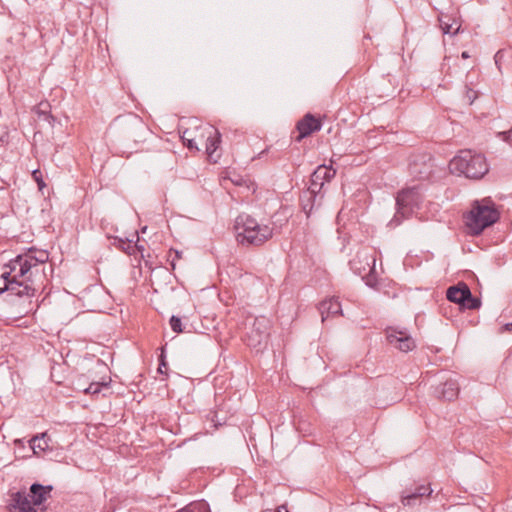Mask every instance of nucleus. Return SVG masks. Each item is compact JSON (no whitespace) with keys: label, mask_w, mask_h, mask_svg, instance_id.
Wrapping results in <instances>:
<instances>
[{"label":"nucleus","mask_w":512,"mask_h":512,"mask_svg":"<svg viewBox=\"0 0 512 512\" xmlns=\"http://www.w3.org/2000/svg\"><path fill=\"white\" fill-rule=\"evenodd\" d=\"M48 260L49 253L46 250L29 247L4 265L5 277L10 276L17 282H27L34 287L31 279L34 271H38V268L45 265Z\"/></svg>","instance_id":"obj_1"},{"label":"nucleus","mask_w":512,"mask_h":512,"mask_svg":"<svg viewBox=\"0 0 512 512\" xmlns=\"http://www.w3.org/2000/svg\"><path fill=\"white\" fill-rule=\"evenodd\" d=\"M465 224L469 233L478 236L500 219V213L490 197L474 200L471 210L465 215Z\"/></svg>","instance_id":"obj_2"},{"label":"nucleus","mask_w":512,"mask_h":512,"mask_svg":"<svg viewBox=\"0 0 512 512\" xmlns=\"http://www.w3.org/2000/svg\"><path fill=\"white\" fill-rule=\"evenodd\" d=\"M236 240L241 245L260 246L270 239L273 229L268 225H260L252 216L242 213L234 225Z\"/></svg>","instance_id":"obj_3"},{"label":"nucleus","mask_w":512,"mask_h":512,"mask_svg":"<svg viewBox=\"0 0 512 512\" xmlns=\"http://www.w3.org/2000/svg\"><path fill=\"white\" fill-rule=\"evenodd\" d=\"M449 169L470 179H480L489 170L485 157L471 150H463L455 156L449 163Z\"/></svg>","instance_id":"obj_4"},{"label":"nucleus","mask_w":512,"mask_h":512,"mask_svg":"<svg viewBox=\"0 0 512 512\" xmlns=\"http://www.w3.org/2000/svg\"><path fill=\"white\" fill-rule=\"evenodd\" d=\"M113 127L119 131L124 140L134 143L144 141V136L148 133L147 126L135 114L117 117L114 120Z\"/></svg>","instance_id":"obj_5"},{"label":"nucleus","mask_w":512,"mask_h":512,"mask_svg":"<svg viewBox=\"0 0 512 512\" xmlns=\"http://www.w3.org/2000/svg\"><path fill=\"white\" fill-rule=\"evenodd\" d=\"M419 202L420 194L415 187L400 191L396 197V212L389 224L394 227L400 225L419 207Z\"/></svg>","instance_id":"obj_6"},{"label":"nucleus","mask_w":512,"mask_h":512,"mask_svg":"<svg viewBox=\"0 0 512 512\" xmlns=\"http://www.w3.org/2000/svg\"><path fill=\"white\" fill-rule=\"evenodd\" d=\"M246 329L245 341L249 347L260 350L266 345L270 335V321L268 318L265 316L255 317Z\"/></svg>","instance_id":"obj_7"},{"label":"nucleus","mask_w":512,"mask_h":512,"mask_svg":"<svg viewBox=\"0 0 512 512\" xmlns=\"http://www.w3.org/2000/svg\"><path fill=\"white\" fill-rule=\"evenodd\" d=\"M448 301L458 304L462 309L476 310L481 306V300L473 296L469 286L465 282H458L446 290Z\"/></svg>","instance_id":"obj_8"},{"label":"nucleus","mask_w":512,"mask_h":512,"mask_svg":"<svg viewBox=\"0 0 512 512\" xmlns=\"http://www.w3.org/2000/svg\"><path fill=\"white\" fill-rule=\"evenodd\" d=\"M434 163L429 153H417L410 157L409 174L418 180H428L433 173Z\"/></svg>","instance_id":"obj_9"},{"label":"nucleus","mask_w":512,"mask_h":512,"mask_svg":"<svg viewBox=\"0 0 512 512\" xmlns=\"http://www.w3.org/2000/svg\"><path fill=\"white\" fill-rule=\"evenodd\" d=\"M432 492L430 483H412L405 486L401 492V503L409 507L420 505L424 499L430 498Z\"/></svg>","instance_id":"obj_10"},{"label":"nucleus","mask_w":512,"mask_h":512,"mask_svg":"<svg viewBox=\"0 0 512 512\" xmlns=\"http://www.w3.org/2000/svg\"><path fill=\"white\" fill-rule=\"evenodd\" d=\"M1 278L4 280V286L0 287V295L5 292L10 296H17L19 298H32L35 296L37 289L27 282H17L12 277H5V271L1 274Z\"/></svg>","instance_id":"obj_11"},{"label":"nucleus","mask_w":512,"mask_h":512,"mask_svg":"<svg viewBox=\"0 0 512 512\" xmlns=\"http://www.w3.org/2000/svg\"><path fill=\"white\" fill-rule=\"evenodd\" d=\"M386 338L389 344L402 352H409L416 346L415 341L406 330H398L390 327L386 331Z\"/></svg>","instance_id":"obj_12"},{"label":"nucleus","mask_w":512,"mask_h":512,"mask_svg":"<svg viewBox=\"0 0 512 512\" xmlns=\"http://www.w3.org/2000/svg\"><path fill=\"white\" fill-rule=\"evenodd\" d=\"M322 128V122L320 118H316L313 114L307 113L301 118L296 124V130L298 136L295 138L297 142H300L304 138L311 134L320 131Z\"/></svg>","instance_id":"obj_13"},{"label":"nucleus","mask_w":512,"mask_h":512,"mask_svg":"<svg viewBox=\"0 0 512 512\" xmlns=\"http://www.w3.org/2000/svg\"><path fill=\"white\" fill-rule=\"evenodd\" d=\"M11 512H37L28 496L23 491L12 493L8 504Z\"/></svg>","instance_id":"obj_14"},{"label":"nucleus","mask_w":512,"mask_h":512,"mask_svg":"<svg viewBox=\"0 0 512 512\" xmlns=\"http://www.w3.org/2000/svg\"><path fill=\"white\" fill-rule=\"evenodd\" d=\"M433 394L438 399L453 401L458 397L459 385L456 380L448 379L444 383L434 387Z\"/></svg>","instance_id":"obj_15"},{"label":"nucleus","mask_w":512,"mask_h":512,"mask_svg":"<svg viewBox=\"0 0 512 512\" xmlns=\"http://www.w3.org/2000/svg\"><path fill=\"white\" fill-rule=\"evenodd\" d=\"M52 490V485H42L38 482L33 483L29 488L32 504L34 506L43 504L50 496Z\"/></svg>","instance_id":"obj_16"},{"label":"nucleus","mask_w":512,"mask_h":512,"mask_svg":"<svg viewBox=\"0 0 512 512\" xmlns=\"http://www.w3.org/2000/svg\"><path fill=\"white\" fill-rule=\"evenodd\" d=\"M319 312L322 316V321H325V319L332 315H343L342 313V307L338 300V298L332 297L328 300H324L319 304Z\"/></svg>","instance_id":"obj_17"},{"label":"nucleus","mask_w":512,"mask_h":512,"mask_svg":"<svg viewBox=\"0 0 512 512\" xmlns=\"http://www.w3.org/2000/svg\"><path fill=\"white\" fill-rule=\"evenodd\" d=\"M33 112L38 116L39 120L47 122L51 127L54 126L56 118L50 113V104L48 102H40L33 108Z\"/></svg>","instance_id":"obj_18"},{"label":"nucleus","mask_w":512,"mask_h":512,"mask_svg":"<svg viewBox=\"0 0 512 512\" xmlns=\"http://www.w3.org/2000/svg\"><path fill=\"white\" fill-rule=\"evenodd\" d=\"M321 200L319 199V196L313 195L311 198L308 196H305V191L300 196V205L302 208V211L306 214L307 218L310 217L312 211L314 208L319 207L321 205Z\"/></svg>","instance_id":"obj_19"},{"label":"nucleus","mask_w":512,"mask_h":512,"mask_svg":"<svg viewBox=\"0 0 512 512\" xmlns=\"http://www.w3.org/2000/svg\"><path fill=\"white\" fill-rule=\"evenodd\" d=\"M325 185V182L321 179H315L314 172L310 177V185L308 189L305 191V196L312 197L314 194L319 196V199H323L324 193H322V189Z\"/></svg>","instance_id":"obj_20"},{"label":"nucleus","mask_w":512,"mask_h":512,"mask_svg":"<svg viewBox=\"0 0 512 512\" xmlns=\"http://www.w3.org/2000/svg\"><path fill=\"white\" fill-rule=\"evenodd\" d=\"M117 247L120 248L125 253H127L128 255H134L136 251H139L141 254V257H144V254H143L144 246L138 245L137 243H133L130 240L118 239Z\"/></svg>","instance_id":"obj_21"},{"label":"nucleus","mask_w":512,"mask_h":512,"mask_svg":"<svg viewBox=\"0 0 512 512\" xmlns=\"http://www.w3.org/2000/svg\"><path fill=\"white\" fill-rule=\"evenodd\" d=\"M336 175V170L332 166L319 165L314 170L315 179H321L325 183L330 182Z\"/></svg>","instance_id":"obj_22"},{"label":"nucleus","mask_w":512,"mask_h":512,"mask_svg":"<svg viewBox=\"0 0 512 512\" xmlns=\"http://www.w3.org/2000/svg\"><path fill=\"white\" fill-rule=\"evenodd\" d=\"M49 441L50 436L47 432L36 434L28 440V448H50Z\"/></svg>","instance_id":"obj_23"},{"label":"nucleus","mask_w":512,"mask_h":512,"mask_svg":"<svg viewBox=\"0 0 512 512\" xmlns=\"http://www.w3.org/2000/svg\"><path fill=\"white\" fill-rule=\"evenodd\" d=\"M221 143V134L218 130L214 131V136H209L206 141V152L209 157H212L214 152L218 149Z\"/></svg>","instance_id":"obj_24"},{"label":"nucleus","mask_w":512,"mask_h":512,"mask_svg":"<svg viewBox=\"0 0 512 512\" xmlns=\"http://www.w3.org/2000/svg\"><path fill=\"white\" fill-rule=\"evenodd\" d=\"M445 18H446V16L439 18L440 27H441L443 33L450 34V35L457 34L460 29V25L457 24V22L455 20L453 21V23H449V20L446 21Z\"/></svg>","instance_id":"obj_25"},{"label":"nucleus","mask_w":512,"mask_h":512,"mask_svg":"<svg viewBox=\"0 0 512 512\" xmlns=\"http://www.w3.org/2000/svg\"><path fill=\"white\" fill-rule=\"evenodd\" d=\"M102 388L108 389L109 384L105 382H93L90 383L89 386L85 388L83 391L86 394L97 395L98 393H100Z\"/></svg>","instance_id":"obj_26"},{"label":"nucleus","mask_w":512,"mask_h":512,"mask_svg":"<svg viewBox=\"0 0 512 512\" xmlns=\"http://www.w3.org/2000/svg\"><path fill=\"white\" fill-rule=\"evenodd\" d=\"M177 512H209L205 503H191Z\"/></svg>","instance_id":"obj_27"},{"label":"nucleus","mask_w":512,"mask_h":512,"mask_svg":"<svg viewBox=\"0 0 512 512\" xmlns=\"http://www.w3.org/2000/svg\"><path fill=\"white\" fill-rule=\"evenodd\" d=\"M169 324H170V327L173 332H175L177 334L183 332L182 322H181L180 317L172 315L169 320Z\"/></svg>","instance_id":"obj_28"},{"label":"nucleus","mask_w":512,"mask_h":512,"mask_svg":"<svg viewBox=\"0 0 512 512\" xmlns=\"http://www.w3.org/2000/svg\"><path fill=\"white\" fill-rule=\"evenodd\" d=\"M182 257V252L174 249L169 250L168 261L171 269L174 270L176 266V260Z\"/></svg>","instance_id":"obj_29"},{"label":"nucleus","mask_w":512,"mask_h":512,"mask_svg":"<svg viewBox=\"0 0 512 512\" xmlns=\"http://www.w3.org/2000/svg\"><path fill=\"white\" fill-rule=\"evenodd\" d=\"M32 178L37 183L38 189L40 191H42L43 188L46 187V184L43 180L42 173H41L40 169H35L32 171Z\"/></svg>","instance_id":"obj_30"},{"label":"nucleus","mask_w":512,"mask_h":512,"mask_svg":"<svg viewBox=\"0 0 512 512\" xmlns=\"http://www.w3.org/2000/svg\"><path fill=\"white\" fill-rule=\"evenodd\" d=\"M188 134H189V131L188 130H185L181 136L184 144L186 145V147L189 149V150H199V148L197 147L195 141L191 138L188 137Z\"/></svg>","instance_id":"obj_31"},{"label":"nucleus","mask_w":512,"mask_h":512,"mask_svg":"<svg viewBox=\"0 0 512 512\" xmlns=\"http://www.w3.org/2000/svg\"><path fill=\"white\" fill-rule=\"evenodd\" d=\"M3 132L0 135V147H5L10 142V132L7 126L3 127Z\"/></svg>","instance_id":"obj_32"},{"label":"nucleus","mask_w":512,"mask_h":512,"mask_svg":"<svg viewBox=\"0 0 512 512\" xmlns=\"http://www.w3.org/2000/svg\"><path fill=\"white\" fill-rule=\"evenodd\" d=\"M477 97V92L466 85L465 98L467 99L468 103L471 105Z\"/></svg>","instance_id":"obj_33"},{"label":"nucleus","mask_w":512,"mask_h":512,"mask_svg":"<svg viewBox=\"0 0 512 512\" xmlns=\"http://www.w3.org/2000/svg\"><path fill=\"white\" fill-rule=\"evenodd\" d=\"M212 422H214V426L218 428L219 426H222L225 424V418H220L219 413L215 412L212 417Z\"/></svg>","instance_id":"obj_34"},{"label":"nucleus","mask_w":512,"mask_h":512,"mask_svg":"<svg viewBox=\"0 0 512 512\" xmlns=\"http://www.w3.org/2000/svg\"><path fill=\"white\" fill-rule=\"evenodd\" d=\"M504 57V54H503V51L502 50H499L496 52L495 56H494V60H495V64L496 66L498 67V70L501 71V61Z\"/></svg>","instance_id":"obj_35"},{"label":"nucleus","mask_w":512,"mask_h":512,"mask_svg":"<svg viewBox=\"0 0 512 512\" xmlns=\"http://www.w3.org/2000/svg\"><path fill=\"white\" fill-rule=\"evenodd\" d=\"M500 135L503 137V140L512 144V126L509 131L501 132Z\"/></svg>","instance_id":"obj_36"},{"label":"nucleus","mask_w":512,"mask_h":512,"mask_svg":"<svg viewBox=\"0 0 512 512\" xmlns=\"http://www.w3.org/2000/svg\"><path fill=\"white\" fill-rule=\"evenodd\" d=\"M161 367H167V362H166V357H165L164 351H162V353L159 356V366H158L157 371H161Z\"/></svg>","instance_id":"obj_37"},{"label":"nucleus","mask_w":512,"mask_h":512,"mask_svg":"<svg viewBox=\"0 0 512 512\" xmlns=\"http://www.w3.org/2000/svg\"><path fill=\"white\" fill-rule=\"evenodd\" d=\"M502 330L503 331H512V322H509V323H506L503 327H502Z\"/></svg>","instance_id":"obj_38"},{"label":"nucleus","mask_w":512,"mask_h":512,"mask_svg":"<svg viewBox=\"0 0 512 512\" xmlns=\"http://www.w3.org/2000/svg\"><path fill=\"white\" fill-rule=\"evenodd\" d=\"M461 58L462 59H468V58H470V55H469V53L467 51H463L461 53Z\"/></svg>","instance_id":"obj_39"},{"label":"nucleus","mask_w":512,"mask_h":512,"mask_svg":"<svg viewBox=\"0 0 512 512\" xmlns=\"http://www.w3.org/2000/svg\"><path fill=\"white\" fill-rule=\"evenodd\" d=\"M159 374L167 375V367H161V371H157Z\"/></svg>","instance_id":"obj_40"},{"label":"nucleus","mask_w":512,"mask_h":512,"mask_svg":"<svg viewBox=\"0 0 512 512\" xmlns=\"http://www.w3.org/2000/svg\"><path fill=\"white\" fill-rule=\"evenodd\" d=\"M14 442H15L16 445H21L22 448H24V444L22 442V439H16Z\"/></svg>","instance_id":"obj_41"},{"label":"nucleus","mask_w":512,"mask_h":512,"mask_svg":"<svg viewBox=\"0 0 512 512\" xmlns=\"http://www.w3.org/2000/svg\"><path fill=\"white\" fill-rule=\"evenodd\" d=\"M255 452H256L257 460L259 461L260 460L259 450L255 449Z\"/></svg>","instance_id":"obj_42"},{"label":"nucleus","mask_w":512,"mask_h":512,"mask_svg":"<svg viewBox=\"0 0 512 512\" xmlns=\"http://www.w3.org/2000/svg\"><path fill=\"white\" fill-rule=\"evenodd\" d=\"M33 455L39 456V452L36 449L32 450Z\"/></svg>","instance_id":"obj_43"},{"label":"nucleus","mask_w":512,"mask_h":512,"mask_svg":"<svg viewBox=\"0 0 512 512\" xmlns=\"http://www.w3.org/2000/svg\"><path fill=\"white\" fill-rule=\"evenodd\" d=\"M42 273L44 274V276H46L45 267L42 268Z\"/></svg>","instance_id":"obj_44"},{"label":"nucleus","mask_w":512,"mask_h":512,"mask_svg":"<svg viewBox=\"0 0 512 512\" xmlns=\"http://www.w3.org/2000/svg\"><path fill=\"white\" fill-rule=\"evenodd\" d=\"M17 272H18V269H15V271H13L12 275L17 274Z\"/></svg>","instance_id":"obj_45"},{"label":"nucleus","mask_w":512,"mask_h":512,"mask_svg":"<svg viewBox=\"0 0 512 512\" xmlns=\"http://www.w3.org/2000/svg\"><path fill=\"white\" fill-rule=\"evenodd\" d=\"M49 269H50V272L52 273L53 272L52 266H49Z\"/></svg>","instance_id":"obj_46"}]
</instances>
